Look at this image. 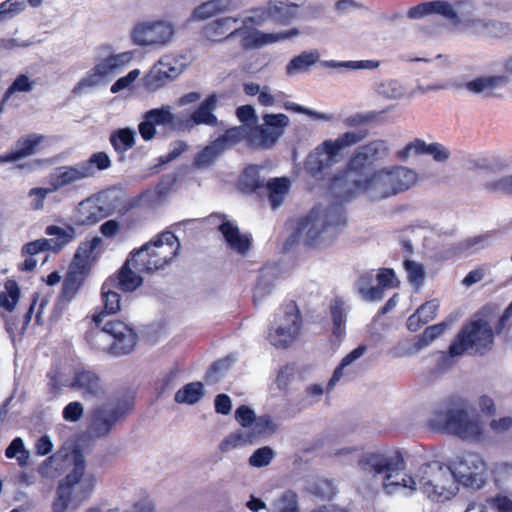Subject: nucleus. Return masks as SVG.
Returning <instances> with one entry per match:
<instances>
[{"instance_id": "nucleus-45", "label": "nucleus", "mask_w": 512, "mask_h": 512, "mask_svg": "<svg viewBox=\"0 0 512 512\" xmlns=\"http://www.w3.org/2000/svg\"><path fill=\"white\" fill-rule=\"evenodd\" d=\"M45 233L49 236H55L56 239H52V251L58 252L65 245L70 243L76 235V231L72 226H69L67 229L61 228L56 225H49L45 229Z\"/></svg>"}, {"instance_id": "nucleus-44", "label": "nucleus", "mask_w": 512, "mask_h": 512, "mask_svg": "<svg viewBox=\"0 0 512 512\" xmlns=\"http://www.w3.org/2000/svg\"><path fill=\"white\" fill-rule=\"evenodd\" d=\"M110 144L117 153H124L135 145V132L130 128H119L110 134Z\"/></svg>"}, {"instance_id": "nucleus-33", "label": "nucleus", "mask_w": 512, "mask_h": 512, "mask_svg": "<svg viewBox=\"0 0 512 512\" xmlns=\"http://www.w3.org/2000/svg\"><path fill=\"white\" fill-rule=\"evenodd\" d=\"M35 81L31 80L26 74H19L7 88L0 100V114L7 106L12 105L16 98V93H28L34 88Z\"/></svg>"}, {"instance_id": "nucleus-50", "label": "nucleus", "mask_w": 512, "mask_h": 512, "mask_svg": "<svg viewBox=\"0 0 512 512\" xmlns=\"http://www.w3.org/2000/svg\"><path fill=\"white\" fill-rule=\"evenodd\" d=\"M241 183L249 192H256L258 194H260L265 187L264 180L260 177L256 166L245 168L241 177Z\"/></svg>"}, {"instance_id": "nucleus-19", "label": "nucleus", "mask_w": 512, "mask_h": 512, "mask_svg": "<svg viewBox=\"0 0 512 512\" xmlns=\"http://www.w3.org/2000/svg\"><path fill=\"white\" fill-rule=\"evenodd\" d=\"M388 153L386 141L373 140L356 150L347 164V170L362 174L367 167L387 157Z\"/></svg>"}, {"instance_id": "nucleus-17", "label": "nucleus", "mask_w": 512, "mask_h": 512, "mask_svg": "<svg viewBox=\"0 0 512 512\" xmlns=\"http://www.w3.org/2000/svg\"><path fill=\"white\" fill-rule=\"evenodd\" d=\"M189 121H184L178 114L171 112L169 106L154 108L147 111L143 121L138 125L139 133L143 140H152L156 135V126L168 127L172 130H185Z\"/></svg>"}, {"instance_id": "nucleus-14", "label": "nucleus", "mask_w": 512, "mask_h": 512, "mask_svg": "<svg viewBox=\"0 0 512 512\" xmlns=\"http://www.w3.org/2000/svg\"><path fill=\"white\" fill-rule=\"evenodd\" d=\"M174 33V26L168 21L140 22L133 27L131 39L138 46L161 48L172 40Z\"/></svg>"}, {"instance_id": "nucleus-26", "label": "nucleus", "mask_w": 512, "mask_h": 512, "mask_svg": "<svg viewBox=\"0 0 512 512\" xmlns=\"http://www.w3.org/2000/svg\"><path fill=\"white\" fill-rule=\"evenodd\" d=\"M71 387L79 390L84 398H98L104 393L99 375L91 370H76Z\"/></svg>"}, {"instance_id": "nucleus-38", "label": "nucleus", "mask_w": 512, "mask_h": 512, "mask_svg": "<svg viewBox=\"0 0 512 512\" xmlns=\"http://www.w3.org/2000/svg\"><path fill=\"white\" fill-rule=\"evenodd\" d=\"M290 187L287 178H273L265 185L263 190L267 191L269 202L273 209L279 207L284 200Z\"/></svg>"}, {"instance_id": "nucleus-52", "label": "nucleus", "mask_w": 512, "mask_h": 512, "mask_svg": "<svg viewBox=\"0 0 512 512\" xmlns=\"http://www.w3.org/2000/svg\"><path fill=\"white\" fill-rule=\"evenodd\" d=\"M273 512H300L298 495L292 490H286L273 502Z\"/></svg>"}, {"instance_id": "nucleus-1", "label": "nucleus", "mask_w": 512, "mask_h": 512, "mask_svg": "<svg viewBox=\"0 0 512 512\" xmlns=\"http://www.w3.org/2000/svg\"><path fill=\"white\" fill-rule=\"evenodd\" d=\"M252 20V18H246L243 21V25L239 26V17H219L203 25L199 34L203 41L210 44L223 43L226 40L239 36L241 38L240 46L242 50L249 51L259 49L271 43L293 38L300 33L297 28H292L280 33H264L259 30L249 31L245 28V25L247 22H252Z\"/></svg>"}, {"instance_id": "nucleus-23", "label": "nucleus", "mask_w": 512, "mask_h": 512, "mask_svg": "<svg viewBox=\"0 0 512 512\" xmlns=\"http://www.w3.org/2000/svg\"><path fill=\"white\" fill-rule=\"evenodd\" d=\"M329 226L330 223L322 219L320 211L315 208L299 221V230L305 233V244L311 248L321 245L322 234Z\"/></svg>"}, {"instance_id": "nucleus-34", "label": "nucleus", "mask_w": 512, "mask_h": 512, "mask_svg": "<svg viewBox=\"0 0 512 512\" xmlns=\"http://www.w3.org/2000/svg\"><path fill=\"white\" fill-rule=\"evenodd\" d=\"M85 178H87V173H84L80 163L74 166L60 167L51 179V188L57 191L62 187L72 185Z\"/></svg>"}, {"instance_id": "nucleus-64", "label": "nucleus", "mask_w": 512, "mask_h": 512, "mask_svg": "<svg viewBox=\"0 0 512 512\" xmlns=\"http://www.w3.org/2000/svg\"><path fill=\"white\" fill-rule=\"evenodd\" d=\"M236 116L238 120L243 123L242 126L255 125L257 123V116L255 109L251 105H242L236 109Z\"/></svg>"}, {"instance_id": "nucleus-60", "label": "nucleus", "mask_w": 512, "mask_h": 512, "mask_svg": "<svg viewBox=\"0 0 512 512\" xmlns=\"http://www.w3.org/2000/svg\"><path fill=\"white\" fill-rule=\"evenodd\" d=\"M54 192V189L50 188H32L28 192V196L30 200V208L34 211L42 210L44 208V203L47 195L49 193Z\"/></svg>"}, {"instance_id": "nucleus-12", "label": "nucleus", "mask_w": 512, "mask_h": 512, "mask_svg": "<svg viewBox=\"0 0 512 512\" xmlns=\"http://www.w3.org/2000/svg\"><path fill=\"white\" fill-rule=\"evenodd\" d=\"M302 318L296 305L279 308L268 332V341L276 348H288L299 336Z\"/></svg>"}, {"instance_id": "nucleus-2", "label": "nucleus", "mask_w": 512, "mask_h": 512, "mask_svg": "<svg viewBox=\"0 0 512 512\" xmlns=\"http://www.w3.org/2000/svg\"><path fill=\"white\" fill-rule=\"evenodd\" d=\"M429 427L436 432L447 433L463 440L479 441L483 437V425L478 416H470L463 399H449L443 407L435 409L429 419Z\"/></svg>"}, {"instance_id": "nucleus-37", "label": "nucleus", "mask_w": 512, "mask_h": 512, "mask_svg": "<svg viewBox=\"0 0 512 512\" xmlns=\"http://www.w3.org/2000/svg\"><path fill=\"white\" fill-rule=\"evenodd\" d=\"M389 172L393 185L390 192H394V195L409 189L416 181V174L406 167L397 166L389 169Z\"/></svg>"}, {"instance_id": "nucleus-61", "label": "nucleus", "mask_w": 512, "mask_h": 512, "mask_svg": "<svg viewBox=\"0 0 512 512\" xmlns=\"http://www.w3.org/2000/svg\"><path fill=\"white\" fill-rule=\"evenodd\" d=\"M430 4L431 14H439L453 21L458 19V14L450 3L437 0L431 1Z\"/></svg>"}, {"instance_id": "nucleus-7", "label": "nucleus", "mask_w": 512, "mask_h": 512, "mask_svg": "<svg viewBox=\"0 0 512 512\" xmlns=\"http://www.w3.org/2000/svg\"><path fill=\"white\" fill-rule=\"evenodd\" d=\"M235 419L241 425L238 429L226 436L219 445L222 452L230 449L253 444L268 432H274L275 425L268 415L257 417L255 412L247 405H240L235 411Z\"/></svg>"}, {"instance_id": "nucleus-47", "label": "nucleus", "mask_w": 512, "mask_h": 512, "mask_svg": "<svg viewBox=\"0 0 512 512\" xmlns=\"http://www.w3.org/2000/svg\"><path fill=\"white\" fill-rule=\"evenodd\" d=\"M87 178L93 177L97 171H103L111 167L112 162L106 152L99 151L93 153L88 160L80 163Z\"/></svg>"}, {"instance_id": "nucleus-48", "label": "nucleus", "mask_w": 512, "mask_h": 512, "mask_svg": "<svg viewBox=\"0 0 512 512\" xmlns=\"http://www.w3.org/2000/svg\"><path fill=\"white\" fill-rule=\"evenodd\" d=\"M100 239L98 237H93L90 240H86L80 243L71 263H76L78 266L85 265L87 267V271H91V263L90 260L95 249L99 246Z\"/></svg>"}, {"instance_id": "nucleus-39", "label": "nucleus", "mask_w": 512, "mask_h": 512, "mask_svg": "<svg viewBox=\"0 0 512 512\" xmlns=\"http://www.w3.org/2000/svg\"><path fill=\"white\" fill-rule=\"evenodd\" d=\"M20 298V288L14 279H7L0 289V307L8 313L13 312Z\"/></svg>"}, {"instance_id": "nucleus-35", "label": "nucleus", "mask_w": 512, "mask_h": 512, "mask_svg": "<svg viewBox=\"0 0 512 512\" xmlns=\"http://www.w3.org/2000/svg\"><path fill=\"white\" fill-rule=\"evenodd\" d=\"M37 302V296L34 297L28 310L22 315H4L5 329L11 338H14L16 334H23L27 329L34 310V306Z\"/></svg>"}, {"instance_id": "nucleus-41", "label": "nucleus", "mask_w": 512, "mask_h": 512, "mask_svg": "<svg viewBox=\"0 0 512 512\" xmlns=\"http://www.w3.org/2000/svg\"><path fill=\"white\" fill-rule=\"evenodd\" d=\"M507 80V76L504 75L478 77L467 82L466 87L473 93L491 92L506 84Z\"/></svg>"}, {"instance_id": "nucleus-29", "label": "nucleus", "mask_w": 512, "mask_h": 512, "mask_svg": "<svg viewBox=\"0 0 512 512\" xmlns=\"http://www.w3.org/2000/svg\"><path fill=\"white\" fill-rule=\"evenodd\" d=\"M177 175L175 173L163 175L154 189H146L142 191L136 198L137 204L145 203L148 206L160 202L175 186Z\"/></svg>"}, {"instance_id": "nucleus-43", "label": "nucleus", "mask_w": 512, "mask_h": 512, "mask_svg": "<svg viewBox=\"0 0 512 512\" xmlns=\"http://www.w3.org/2000/svg\"><path fill=\"white\" fill-rule=\"evenodd\" d=\"M319 59L317 51H304L292 58L286 66L287 75L308 71Z\"/></svg>"}, {"instance_id": "nucleus-30", "label": "nucleus", "mask_w": 512, "mask_h": 512, "mask_svg": "<svg viewBox=\"0 0 512 512\" xmlns=\"http://www.w3.org/2000/svg\"><path fill=\"white\" fill-rule=\"evenodd\" d=\"M216 104V96L214 94L209 95L190 117H182L184 121H189V126L186 129L200 124L215 126L217 124V117L213 114V110L216 108Z\"/></svg>"}, {"instance_id": "nucleus-13", "label": "nucleus", "mask_w": 512, "mask_h": 512, "mask_svg": "<svg viewBox=\"0 0 512 512\" xmlns=\"http://www.w3.org/2000/svg\"><path fill=\"white\" fill-rule=\"evenodd\" d=\"M457 484L479 490L485 484V463L479 454L463 452L448 466Z\"/></svg>"}, {"instance_id": "nucleus-40", "label": "nucleus", "mask_w": 512, "mask_h": 512, "mask_svg": "<svg viewBox=\"0 0 512 512\" xmlns=\"http://www.w3.org/2000/svg\"><path fill=\"white\" fill-rule=\"evenodd\" d=\"M374 276L372 272L361 274L356 281V289L366 301H377L382 299L380 287L373 285Z\"/></svg>"}, {"instance_id": "nucleus-18", "label": "nucleus", "mask_w": 512, "mask_h": 512, "mask_svg": "<svg viewBox=\"0 0 512 512\" xmlns=\"http://www.w3.org/2000/svg\"><path fill=\"white\" fill-rule=\"evenodd\" d=\"M210 225H214L221 232L227 245L239 254L245 255L251 249V238L241 234L238 226L227 219L224 213H211L205 219Z\"/></svg>"}, {"instance_id": "nucleus-9", "label": "nucleus", "mask_w": 512, "mask_h": 512, "mask_svg": "<svg viewBox=\"0 0 512 512\" xmlns=\"http://www.w3.org/2000/svg\"><path fill=\"white\" fill-rule=\"evenodd\" d=\"M135 396L125 391L107 404L97 406L91 411L89 429L96 437H106L118 422L123 421L133 410Z\"/></svg>"}, {"instance_id": "nucleus-21", "label": "nucleus", "mask_w": 512, "mask_h": 512, "mask_svg": "<svg viewBox=\"0 0 512 512\" xmlns=\"http://www.w3.org/2000/svg\"><path fill=\"white\" fill-rule=\"evenodd\" d=\"M89 274L85 265L78 266L76 263H70L55 303L56 309H65L68 306L83 287Z\"/></svg>"}, {"instance_id": "nucleus-16", "label": "nucleus", "mask_w": 512, "mask_h": 512, "mask_svg": "<svg viewBox=\"0 0 512 512\" xmlns=\"http://www.w3.org/2000/svg\"><path fill=\"white\" fill-rule=\"evenodd\" d=\"M133 58L131 52L111 54L97 63L87 75L83 77L73 89V93L80 94L87 88L101 83L105 78L119 73Z\"/></svg>"}, {"instance_id": "nucleus-11", "label": "nucleus", "mask_w": 512, "mask_h": 512, "mask_svg": "<svg viewBox=\"0 0 512 512\" xmlns=\"http://www.w3.org/2000/svg\"><path fill=\"white\" fill-rule=\"evenodd\" d=\"M264 124L250 126H235L238 130L239 142L246 139L250 144L261 148H271L278 141L288 125L289 119L285 114H266L263 116Z\"/></svg>"}, {"instance_id": "nucleus-27", "label": "nucleus", "mask_w": 512, "mask_h": 512, "mask_svg": "<svg viewBox=\"0 0 512 512\" xmlns=\"http://www.w3.org/2000/svg\"><path fill=\"white\" fill-rule=\"evenodd\" d=\"M132 268V260L129 256L120 269L110 276L107 281L114 284L115 289L123 292H134L142 285L143 278L139 275L140 272Z\"/></svg>"}, {"instance_id": "nucleus-51", "label": "nucleus", "mask_w": 512, "mask_h": 512, "mask_svg": "<svg viewBox=\"0 0 512 512\" xmlns=\"http://www.w3.org/2000/svg\"><path fill=\"white\" fill-rule=\"evenodd\" d=\"M298 5L293 3L279 2L273 6H269V15L282 24L288 23L297 14Z\"/></svg>"}, {"instance_id": "nucleus-31", "label": "nucleus", "mask_w": 512, "mask_h": 512, "mask_svg": "<svg viewBox=\"0 0 512 512\" xmlns=\"http://www.w3.org/2000/svg\"><path fill=\"white\" fill-rule=\"evenodd\" d=\"M114 284L105 281L101 287V296L103 301V310L93 315V322L99 326L102 324L105 315L115 314L120 310L121 296L116 291Z\"/></svg>"}, {"instance_id": "nucleus-3", "label": "nucleus", "mask_w": 512, "mask_h": 512, "mask_svg": "<svg viewBox=\"0 0 512 512\" xmlns=\"http://www.w3.org/2000/svg\"><path fill=\"white\" fill-rule=\"evenodd\" d=\"M493 343L494 333L487 321L477 319L465 323L452 340L448 353H442L439 357L436 371H447L454 364L452 358L461 356L466 352L484 355L492 349Z\"/></svg>"}, {"instance_id": "nucleus-8", "label": "nucleus", "mask_w": 512, "mask_h": 512, "mask_svg": "<svg viewBox=\"0 0 512 512\" xmlns=\"http://www.w3.org/2000/svg\"><path fill=\"white\" fill-rule=\"evenodd\" d=\"M418 477L419 489L434 502L450 500L458 491L450 468L437 462L422 465Z\"/></svg>"}, {"instance_id": "nucleus-6", "label": "nucleus", "mask_w": 512, "mask_h": 512, "mask_svg": "<svg viewBox=\"0 0 512 512\" xmlns=\"http://www.w3.org/2000/svg\"><path fill=\"white\" fill-rule=\"evenodd\" d=\"M179 247L172 232H164L130 253L132 266L138 272L152 273L164 268L176 255Z\"/></svg>"}, {"instance_id": "nucleus-56", "label": "nucleus", "mask_w": 512, "mask_h": 512, "mask_svg": "<svg viewBox=\"0 0 512 512\" xmlns=\"http://www.w3.org/2000/svg\"><path fill=\"white\" fill-rule=\"evenodd\" d=\"M222 11L223 9L220 7V5L216 1L211 0L204 2L194 8L192 12V18L195 20H207L218 15Z\"/></svg>"}, {"instance_id": "nucleus-58", "label": "nucleus", "mask_w": 512, "mask_h": 512, "mask_svg": "<svg viewBox=\"0 0 512 512\" xmlns=\"http://www.w3.org/2000/svg\"><path fill=\"white\" fill-rule=\"evenodd\" d=\"M25 9V2L6 0L0 3V23L12 19Z\"/></svg>"}, {"instance_id": "nucleus-4", "label": "nucleus", "mask_w": 512, "mask_h": 512, "mask_svg": "<svg viewBox=\"0 0 512 512\" xmlns=\"http://www.w3.org/2000/svg\"><path fill=\"white\" fill-rule=\"evenodd\" d=\"M329 192L339 201H349L355 195L371 192L374 199L394 195L389 169L374 171L363 180H350L347 171L335 175L329 184Z\"/></svg>"}, {"instance_id": "nucleus-20", "label": "nucleus", "mask_w": 512, "mask_h": 512, "mask_svg": "<svg viewBox=\"0 0 512 512\" xmlns=\"http://www.w3.org/2000/svg\"><path fill=\"white\" fill-rule=\"evenodd\" d=\"M85 460L78 452L74 455L73 470L67 474L57 489V496L53 502V512H65L71 502L74 486L80 482L84 475Z\"/></svg>"}, {"instance_id": "nucleus-57", "label": "nucleus", "mask_w": 512, "mask_h": 512, "mask_svg": "<svg viewBox=\"0 0 512 512\" xmlns=\"http://www.w3.org/2000/svg\"><path fill=\"white\" fill-rule=\"evenodd\" d=\"M274 455L273 449L269 446L258 448L249 457V464L256 468L268 466L273 460Z\"/></svg>"}, {"instance_id": "nucleus-10", "label": "nucleus", "mask_w": 512, "mask_h": 512, "mask_svg": "<svg viewBox=\"0 0 512 512\" xmlns=\"http://www.w3.org/2000/svg\"><path fill=\"white\" fill-rule=\"evenodd\" d=\"M367 129L347 131L340 134L336 139L323 141L317 148L318 154L326 155V162L317 156L310 155L307 159V169L313 176L320 174L324 168L332 163L338 162L346 149L360 143L368 136Z\"/></svg>"}, {"instance_id": "nucleus-5", "label": "nucleus", "mask_w": 512, "mask_h": 512, "mask_svg": "<svg viewBox=\"0 0 512 512\" xmlns=\"http://www.w3.org/2000/svg\"><path fill=\"white\" fill-rule=\"evenodd\" d=\"M137 333L135 330L119 319L106 321L103 326L85 333V341L94 350L108 351L113 355L129 354L136 346Z\"/></svg>"}, {"instance_id": "nucleus-55", "label": "nucleus", "mask_w": 512, "mask_h": 512, "mask_svg": "<svg viewBox=\"0 0 512 512\" xmlns=\"http://www.w3.org/2000/svg\"><path fill=\"white\" fill-rule=\"evenodd\" d=\"M404 267L407 271L409 282L417 288L421 287L426 277L423 265L407 259L404 261Z\"/></svg>"}, {"instance_id": "nucleus-15", "label": "nucleus", "mask_w": 512, "mask_h": 512, "mask_svg": "<svg viewBox=\"0 0 512 512\" xmlns=\"http://www.w3.org/2000/svg\"><path fill=\"white\" fill-rule=\"evenodd\" d=\"M360 470L373 477L385 474V480L389 481L393 473H398L405 468V461L399 451L392 455L380 451L362 453L358 459Z\"/></svg>"}, {"instance_id": "nucleus-53", "label": "nucleus", "mask_w": 512, "mask_h": 512, "mask_svg": "<svg viewBox=\"0 0 512 512\" xmlns=\"http://www.w3.org/2000/svg\"><path fill=\"white\" fill-rule=\"evenodd\" d=\"M446 328L447 325L445 323H439L425 328L414 344L415 349L420 350L428 346L433 340L441 336Z\"/></svg>"}, {"instance_id": "nucleus-24", "label": "nucleus", "mask_w": 512, "mask_h": 512, "mask_svg": "<svg viewBox=\"0 0 512 512\" xmlns=\"http://www.w3.org/2000/svg\"><path fill=\"white\" fill-rule=\"evenodd\" d=\"M44 140L45 136L37 133L20 137L14 149L0 154V163H15L36 154Z\"/></svg>"}, {"instance_id": "nucleus-22", "label": "nucleus", "mask_w": 512, "mask_h": 512, "mask_svg": "<svg viewBox=\"0 0 512 512\" xmlns=\"http://www.w3.org/2000/svg\"><path fill=\"white\" fill-rule=\"evenodd\" d=\"M238 143V130L229 128L210 145L205 146L197 153L194 159V165L197 167H207L211 165L225 150Z\"/></svg>"}, {"instance_id": "nucleus-54", "label": "nucleus", "mask_w": 512, "mask_h": 512, "mask_svg": "<svg viewBox=\"0 0 512 512\" xmlns=\"http://www.w3.org/2000/svg\"><path fill=\"white\" fill-rule=\"evenodd\" d=\"M484 189L490 193L512 196V175L502 176L496 180L486 181Z\"/></svg>"}, {"instance_id": "nucleus-59", "label": "nucleus", "mask_w": 512, "mask_h": 512, "mask_svg": "<svg viewBox=\"0 0 512 512\" xmlns=\"http://www.w3.org/2000/svg\"><path fill=\"white\" fill-rule=\"evenodd\" d=\"M376 280L378 282L376 287H380L382 296L384 295L385 289L397 287L399 285V281L396 278L394 270L390 268L380 269L376 275Z\"/></svg>"}, {"instance_id": "nucleus-46", "label": "nucleus", "mask_w": 512, "mask_h": 512, "mask_svg": "<svg viewBox=\"0 0 512 512\" xmlns=\"http://www.w3.org/2000/svg\"><path fill=\"white\" fill-rule=\"evenodd\" d=\"M204 396V386L201 382H191L183 386L175 394L177 403H185L193 405L201 400Z\"/></svg>"}, {"instance_id": "nucleus-25", "label": "nucleus", "mask_w": 512, "mask_h": 512, "mask_svg": "<svg viewBox=\"0 0 512 512\" xmlns=\"http://www.w3.org/2000/svg\"><path fill=\"white\" fill-rule=\"evenodd\" d=\"M411 153L421 155L429 154L437 162H446L450 157L449 150L440 143L427 144L424 140L416 138L408 143L402 150L398 152V157L406 160Z\"/></svg>"}, {"instance_id": "nucleus-63", "label": "nucleus", "mask_w": 512, "mask_h": 512, "mask_svg": "<svg viewBox=\"0 0 512 512\" xmlns=\"http://www.w3.org/2000/svg\"><path fill=\"white\" fill-rule=\"evenodd\" d=\"M187 144L184 141L178 140L171 144L169 152L158 158V166L165 165L177 159L183 152L187 150Z\"/></svg>"}, {"instance_id": "nucleus-42", "label": "nucleus", "mask_w": 512, "mask_h": 512, "mask_svg": "<svg viewBox=\"0 0 512 512\" xmlns=\"http://www.w3.org/2000/svg\"><path fill=\"white\" fill-rule=\"evenodd\" d=\"M330 314L333 323V334L341 338L346 333L345 303L341 298H335L330 304Z\"/></svg>"}, {"instance_id": "nucleus-36", "label": "nucleus", "mask_w": 512, "mask_h": 512, "mask_svg": "<svg viewBox=\"0 0 512 512\" xmlns=\"http://www.w3.org/2000/svg\"><path fill=\"white\" fill-rule=\"evenodd\" d=\"M509 163L500 156L483 157L471 162V169L486 174H500L507 170Z\"/></svg>"}, {"instance_id": "nucleus-32", "label": "nucleus", "mask_w": 512, "mask_h": 512, "mask_svg": "<svg viewBox=\"0 0 512 512\" xmlns=\"http://www.w3.org/2000/svg\"><path fill=\"white\" fill-rule=\"evenodd\" d=\"M176 76V69L159 61L144 77V85L152 91L163 87Z\"/></svg>"}, {"instance_id": "nucleus-49", "label": "nucleus", "mask_w": 512, "mask_h": 512, "mask_svg": "<svg viewBox=\"0 0 512 512\" xmlns=\"http://www.w3.org/2000/svg\"><path fill=\"white\" fill-rule=\"evenodd\" d=\"M366 350L367 347L365 345H359L351 352H349L345 357H343L340 364L335 368L328 382V390H331L334 387V385L342 378L344 368L353 363L354 361H356L357 359H359L361 356H363Z\"/></svg>"}, {"instance_id": "nucleus-28", "label": "nucleus", "mask_w": 512, "mask_h": 512, "mask_svg": "<svg viewBox=\"0 0 512 512\" xmlns=\"http://www.w3.org/2000/svg\"><path fill=\"white\" fill-rule=\"evenodd\" d=\"M110 210L102 204L100 199L87 198L79 203L77 208V223L80 225H94L109 216Z\"/></svg>"}, {"instance_id": "nucleus-62", "label": "nucleus", "mask_w": 512, "mask_h": 512, "mask_svg": "<svg viewBox=\"0 0 512 512\" xmlns=\"http://www.w3.org/2000/svg\"><path fill=\"white\" fill-rule=\"evenodd\" d=\"M52 239H37L25 244L22 248L23 255H37L40 252L52 251Z\"/></svg>"}]
</instances>
